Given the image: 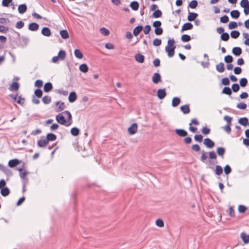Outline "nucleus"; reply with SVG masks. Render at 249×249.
Returning <instances> with one entry per match:
<instances>
[{"instance_id": "50", "label": "nucleus", "mask_w": 249, "mask_h": 249, "mask_svg": "<svg viewBox=\"0 0 249 249\" xmlns=\"http://www.w3.org/2000/svg\"><path fill=\"white\" fill-rule=\"evenodd\" d=\"M228 27L230 29L236 28L237 27V23L234 21H231L229 23Z\"/></svg>"}, {"instance_id": "34", "label": "nucleus", "mask_w": 249, "mask_h": 249, "mask_svg": "<svg viewBox=\"0 0 249 249\" xmlns=\"http://www.w3.org/2000/svg\"><path fill=\"white\" fill-rule=\"evenodd\" d=\"M231 16L233 18H238L240 16V12L237 10H233L231 12Z\"/></svg>"}, {"instance_id": "31", "label": "nucleus", "mask_w": 249, "mask_h": 249, "mask_svg": "<svg viewBox=\"0 0 249 249\" xmlns=\"http://www.w3.org/2000/svg\"><path fill=\"white\" fill-rule=\"evenodd\" d=\"M241 237L245 243L247 244L249 242V235H247L245 233L242 232L241 233Z\"/></svg>"}, {"instance_id": "58", "label": "nucleus", "mask_w": 249, "mask_h": 249, "mask_svg": "<svg viewBox=\"0 0 249 249\" xmlns=\"http://www.w3.org/2000/svg\"><path fill=\"white\" fill-rule=\"evenodd\" d=\"M231 172V169L229 165H226L224 167V172L225 174L229 175Z\"/></svg>"}, {"instance_id": "2", "label": "nucleus", "mask_w": 249, "mask_h": 249, "mask_svg": "<svg viewBox=\"0 0 249 249\" xmlns=\"http://www.w3.org/2000/svg\"><path fill=\"white\" fill-rule=\"evenodd\" d=\"M66 56V53L65 51L60 50L58 53L57 56H53L52 61L53 63H57L59 60H63Z\"/></svg>"}, {"instance_id": "48", "label": "nucleus", "mask_w": 249, "mask_h": 249, "mask_svg": "<svg viewBox=\"0 0 249 249\" xmlns=\"http://www.w3.org/2000/svg\"><path fill=\"white\" fill-rule=\"evenodd\" d=\"M224 61L227 63H231L233 61V58L231 55H228L225 57Z\"/></svg>"}, {"instance_id": "51", "label": "nucleus", "mask_w": 249, "mask_h": 249, "mask_svg": "<svg viewBox=\"0 0 249 249\" xmlns=\"http://www.w3.org/2000/svg\"><path fill=\"white\" fill-rule=\"evenodd\" d=\"M194 139L196 141L201 142L203 141V136L201 134L196 135L194 137Z\"/></svg>"}, {"instance_id": "62", "label": "nucleus", "mask_w": 249, "mask_h": 249, "mask_svg": "<svg viewBox=\"0 0 249 249\" xmlns=\"http://www.w3.org/2000/svg\"><path fill=\"white\" fill-rule=\"evenodd\" d=\"M151 26L149 25H147L144 27L143 30V33L145 35H147L149 34L150 31H151Z\"/></svg>"}, {"instance_id": "14", "label": "nucleus", "mask_w": 249, "mask_h": 249, "mask_svg": "<svg viewBox=\"0 0 249 249\" xmlns=\"http://www.w3.org/2000/svg\"><path fill=\"white\" fill-rule=\"evenodd\" d=\"M198 17V14L196 13L189 12V15L187 17V19L189 21H192L196 20V18Z\"/></svg>"}, {"instance_id": "47", "label": "nucleus", "mask_w": 249, "mask_h": 249, "mask_svg": "<svg viewBox=\"0 0 249 249\" xmlns=\"http://www.w3.org/2000/svg\"><path fill=\"white\" fill-rule=\"evenodd\" d=\"M248 83V80L246 78H242L240 80V85L242 87H245L246 86Z\"/></svg>"}, {"instance_id": "8", "label": "nucleus", "mask_w": 249, "mask_h": 249, "mask_svg": "<svg viewBox=\"0 0 249 249\" xmlns=\"http://www.w3.org/2000/svg\"><path fill=\"white\" fill-rule=\"evenodd\" d=\"M204 144H205L207 147L212 148L214 146V142L212 141L210 138H206L204 140Z\"/></svg>"}, {"instance_id": "63", "label": "nucleus", "mask_w": 249, "mask_h": 249, "mask_svg": "<svg viewBox=\"0 0 249 249\" xmlns=\"http://www.w3.org/2000/svg\"><path fill=\"white\" fill-rule=\"evenodd\" d=\"M24 23L22 21H19L17 22L16 27L18 29H21L23 27Z\"/></svg>"}, {"instance_id": "9", "label": "nucleus", "mask_w": 249, "mask_h": 249, "mask_svg": "<svg viewBox=\"0 0 249 249\" xmlns=\"http://www.w3.org/2000/svg\"><path fill=\"white\" fill-rule=\"evenodd\" d=\"M20 162L21 161L17 159L11 160L8 162V166L11 168H14L19 164Z\"/></svg>"}, {"instance_id": "4", "label": "nucleus", "mask_w": 249, "mask_h": 249, "mask_svg": "<svg viewBox=\"0 0 249 249\" xmlns=\"http://www.w3.org/2000/svg\"><path fill=\"white\" fill-rule=\"evenodd\" d=\"M138 125L136 123H133L128 128V133L130 135H134L137 132Z\"/></svg>"}, {"instance_id": "20", "label": "nucleus", "mask_w": 249, "mask_h": 249, "mask_svg": "<svg viewBox=\"0 0 249 249\" xmlns=\"http://www.w3.org/2000/svg\"><path fill=\"white\" fill-rule=\"evenodd\" d=\"M180 110L184 114H188L190 112L189 105H185L180 107Z\"/></svg>"}, {"instance_id": "30", "label": "nucleus", "mask_w": 249, "mask_h": 249, "mask_svg": "<svg viewBox=\"0 0 249 249\" xmlns=\"http://www.w3.org/2000/svg\"><path fill=\"white\" fill-rule=\"evenodd\" d=\"M0 189V194L3 196H7L10 194V190L7 187H4Z\"/></svg>"}, {"instance_id": "37", "label": "nucleus", "mask_w": 249, "mask_h": 249, "mask_svg": "<svg viewBox=\"0 0 249 249\" xmlns=\"http://www.w3.org/2000/svg\"><path fill=\"white\" fill-rule=\"evenodd\" d=\"M238 122L243 126H246L248 123V119L246 117H243L239 119Z\"/></svg>"}, {"instance_id": "53", "label": "nucleus", "mask_w": 249, "mask_h": 249, "mask_svg": "<svg viewBox=\"0 0 249 249\" xmlns=\"http://www.w3.org/2000/svg\"><path fill=\"white\" fill-rule=\"evenodd\" d=\"M240 87L238 84H233L231 86V89L234 92H237L239 90Z\"/></svg>"}, {"instance_id": "21", "label": "nucleus", "mask_w": 249, "mask_h": 249, "mask_svg": "<svg viewBox=\"0 0 249 249\" xmlns=\"http://www.w3.org/2000/svg\"><path fill=\"white\" fill-rule=\"evenodd\" d=\"M27 8L25 4H20L18 7V11L20 14H23L27 11Z\"/></svg>"}, {"instance_id": "59", "label": "nucleus", "mask_w": 249, "mask_h": 249, "mask_svg": "<svg viewBox=\"0 0 249 249\" xmlns=\"http://www.w3.org/2000/svg\"><path fill=\"white\" fill-rule=\"evenodd\" d=\"M35 95L38 98H40L42 95V91L40 89H36L35 91Z\"/></svg>"}, {"instance_id": "46", "label": "nucleus", "mask_w": 249, "mask_h": 249, "mask_svg": "<svg viewBox=\"0 0 249 249\" xmlns=\"http://www.w3.org/2000/svg\"><path fill=\"white\" fill-rule=\"evenodd\" d=\"M100 32L102 35L106 36H107L109 34V30L104 27L101 28L100 29Z\"/></svg>"}, {"instance_id": "6", "label": "nucleus", "mask_w": 249, "mask_h": 249, "mask_svg": "<svg viewBox=\"0 0 249 249\" xmlns=\"http://www.w3.org/2000/svg\"><path fill=\"white\" fill-rule=\"evenodd\" d=\"M152 81L155 84H158L161 81V76L160 73L155 72L152 77Z\"/></svg>"}, {"instance_id": "26", "label": "nucleus", "mask_w": 249, "mask_h": 249, "mask_svg": "<svg viewBox=\"0 0 249 249\" xmlns=\"http://www.w3.org/2000/svg\"><path fill=\"white\" fill-rule=\"evenodd\" d=\"M130 6L134 11L138 10L139 7V3L137 1H133L130 4Z\"/></svg>"}, {"instance_id": "11", "label": "nucleus", "mask_w": 249, "mask_h": 249, "mask_svg": "<svg viewBox=\"0 0 249 249\" xmlns=\"http://www.w3.org/2000/svg\"><path fill=\"white\" fill-rule=\"evenodd\" d=\"M63 113L67 115V124H65L66 126H68L72 123V116L70 111L68 110L65 111Z\"/></svg>"}, {"instance_id": "13", "label": "nucleus", "mask_w": 249, "mask_h": 249, "mask_svg": "<svg viewBox=\"0 0 249 249\" xmlns=\"http://www.w3.org/2000/svg\"><path fill=\"white\" fill-rule=\"evenodd\" d=\"M135 60L139 63H142L144 62V56L141 53H137L135 55Z\"/></svg>"}, {"instance_id": "61", "label": "nucleus", "mask_w": 249, "mask_h": 249, "mask_svg": "<svg viewBox=\"0 0 249 249\" xmlns=\"http://www.w3.org/2000/svg\"><path fill=\"white\" fill-rule=\"evenodd\" d=\"M224 120L227 122V124H231L232 117L226 115L224 117Z\"/></svg>"}, {"instance_id": "56", "label": "nucleus", "mask_w": 249, "mask_h": 249, "mask_svg": "<svg viewBox=\"0 0 249 249\" xmlns=\"http://www.w3.org/2000/svg\"><path fill=\"white\" fill-rule=\"evenodd\" d=\"M25 99L22 98L21 95L18 96L17 102L20 105H23L24 103Z\"/></svg>"}, {"instance_id": "43", "label": "nucleus", "mask_w": 249, "mask_h": 249, "mask_svg": "<svg viewBox=\"0 0 249 249\" xmlns=\"http://www.w3.org/2000/svg\"><path fill=\"white\" fill-rule=\"evenodd\" d=\"M222 93L230 95L231 94L232 92L231 89L229 87H226L223 89Z\"/></svg>"}, {"instance_id": "57", "label": "nucleus", "mask_w": 249, "mask_h": 249, "mask_svg": "<svg viewBox=\"0 0 249 249\" xmlns=\"http://www.w3.org/2000/svg\"><path fill=\"white\" fill-rule=\"evenodd\" d=\"M211 130L207 127H204L201 129L202 133L204 135L209 134L210 133Z\"/></svg>"}, {"instance_id": "54", "label": "nucleus", "mask_w": 249, "mask_h": 249, "mask_svg": "<svg viewBox=\"0 0 249 249\" xmlns=\"http://www.w3.org/2000/svg\"><path fill=\"white\" fill-rule=\"evenodd\" d=\"M163 33L162 29L160 27L159 28H156L155 29V33L156 35L159 36L161 35Z\"/></svg>"}, {"instance_id": "52", "label": "nucleus", "mask_w": 249, "mask_h": 249, "mask_svg": "<svg viewBox=\"0 0 249 249\" xmlns=\"http://www.w3.org/2000/svg\"><path fill=\"white\" fill-rule=\"evenodd\" d=\"M229 20V17L226 16L224 15L223 17H221L220 18V21L221 22L223 23H227Z\"/></svg>"}, {"instance_id": "35", "label": "nucleus", "mask_w": 249, "mask_h": 249, "mask_svg": "<svg viewBox=\"0 0 249 249\" xmlns=\"http://www.w3.org/2000/svg\"><path fill=\"white\" fill-rule=\"evenodd\" d=\"M216 152L219 156L223 157L225 153V148L223 147H218L216 149Z\"/></svg>"}, {"instance_id": "22", "label": "nucleus", "mask_w": 249, "mask_h": 249, "mask_svg": "<svg viewBox=\"0 0 249 249\" xmlns=\"http://www.w3.org/2000/svg\"><path fill=\"white\" fill-rule=\"evenodd\" d=\"M142 29H143V27L142 25H139V26H137L133 30V35L135 36H137L140 33V32L142 30Z\"/></svg>"}, {"instance_id": "42", "label": "nucleus", "mask_w": 249, "mask_h": 249, "mask_svg": "<svg viewBox=\"0 0 249 249\" xmlns=\"http://www.w3.org/2000/svg\"><path fill=\"white\" fill-rule=\"evenodd\" d=\"M71 133L73 136H77L79 134V130L76 127H73L71 130Z\"/></svg>"}, {"instance_id": "12", "label": "nucleus", "mask_w": 249, "mask_h": 249, "mask_svg": "<svg viewBox=\"0 0 249 249\" xmlns=\"http://www.w3.org/2000/svg\"><path fill=\"white\" fill-rule=\"evenodd\" d=\"M193 28V25L190 22H187L184 23L182 26L181 32H183L186 30H191Z\"/></svg>"}, {"instance_id": "32", "label": "nucleus", "mask_w": 249, "mask_h": 249, "mask_svg": "<svg viewBox=\"0 0 249 249\" xmlns=\"http://www.w3.org/2000/svg\"><path fill=\"white\" fill-rule=\"evenodd\" d=\"M180 103V100L178 97H174L172 99V106L173 107H177Z\"/></svg>"}, {"instance_id": "64", "label": "nucleus", "mask_w": 249, "mask_h": 249, "mask_svg": "<svg viewBox=\"0 0 249 249\" xmlns=\"http://www.w3.org/2000/svg\"><path fill=\"white\" fill-rule=\"evenodd\" d=\"M209 158L211 160H215L216 159V155L214 151H211L209 153Z\"/></svg>"}, {"instance_id": "27", "label": "nucleus", "mask_w": 249, "mask_h": 249, "mask_svg": "<svg viewBox=\"0 0 249 249\" xmlns=\"http://www.w3.org/2000/svg\"><path fill=\"white\" fill-rule=\"evenodd\" d=\"M46 139L48 142L49 141H54L56 139V136L53 133H48L46 136Z\"/></svg>"}, {"instance_id": "33", "label": "nucleus", "mask_w": 249, "mask_h": 249, "mask_svg": "<svg viewBox=\"0 0 249 249\" xmlns=\"http://www.w3.org/2000/svg\"><path fill=\"white\" fill-rule=\"evenodd\" d=\"M60 35L63 39H67L69 37L68 31L66 30H63L60 31Z\"/></svg>"}, {"instance_id": "15", "label": "nucleus", "mask_w": 249, "mask_h": 249, "mask_svg": "<svg viewBox=\"0 0 249 249\" xmlns=\"http://www.w3.org/2000/svg\"><path fill=\"white\" fill-rule=\"evenodd\" d=\"M48 143V142L46 139H41L38 141L37 145L40 147H45Z\"/></svg>"}, {"instance_id": "29", "label": "nucleus", "mask_w": 249, "mask_h": 249, "mask_svg": "<svg viewBox=\"0 0 249 249\" xmlns=\"http://www.w3.org/2000/svg\"><path fill=\"white\" fill-rule=\"evenodd\" d=\"M162 16V12L160 10H157L154 11L151 17L155 18H159L161 17Z\"/></svg>"}, {"instance_id": "19", "label": "nucleus", "mask_w": 249, "mask_h": 249, "mask_svg": "<svg viewBox=\"0 0 249 249\" xmlns=\"http://www.w3.org/2000/svg\"><path fill=\"white\" fill-rule=\"evenodd\" d=\"M39 25L37 23L33 22L29 25V29L32 31H36L38 29Z\"/></svg>"}, {"instance_id": "39", "label": "nucleus", "mask_w": 249, "mask_h": 249, "mask_svg": "<svg viewBox=\"0 0 249 249\" xmlns=\"http://www.w3.org/2000/svg\"><path fill=\"white\" fill-rule=\"evenodd\" d=\"M240 36V33L239 31L236 30L232 31L231 33V36L233 38H237Z\"/></svg>"}, {"instance_id": "25", "label": "nucleus", "mask_w": 249, "mask_h": 249, "mask_svg": "<svg viewBox=\"0 0 249 249\" xmlns=\"http://www.w3.org/2000/svg\"><path fill=\"white\" fill-rule=\"evenodd\" d=\"M53 89V85L51 83H46L44 86V90L46 92H48Z\"/></svg>"}, {"instance_id": "17", "label": "nucleus", "mask_w": 249, "mask_h": 249, "mask_svg": "<svg viewBox=\"0 0 249 249\" xmlns=\"http://www.w3.org/2000/svg\"><path fill=\"white\" fill-rule=\"evenodd\" d=\"M41 34L46 36H49L51 35L50 29L48 27H43L41 31Z\"/></svg>"}, {"instance_id": "1", "label": "nucleus", "mask_w": 249, "mask_h": 249, "mask_svg": "<svg viewBox=\"0 0 249 249\" xmlns=\"http://www.w3.org/2000/svg\"><path fill=\"white\" fill-rule=\"evenodd\" d=\"M175 40L174 39H169L167 42V45L165 47V50L167 53L168 55L172 57L175 54V49L176 46L174 45Z\"/></svg>"}, {"instance_id": "7", "label": "nucleus", "mask_w": 249, "mask_h": 249, "mask_svg": "<svg viewBox=\"0 0 249 249\" xmlns=\"http://www.w3.org/2000/svg\"><path fill=\"white\" fill-rule=\"evenodd\" d=\"M55 105L57 107L55 109L56 112H60L63 110L65 108L64 103L61 101H57L55 103Z\"/></svg>"}, {"instance_id": "41", "label": "nucleus", "mask_w": 249, "mask_h": 249, "mask_svg": "<svg viewBox=\"0 0 249 249\" xmlns=\"http://www.w3.org/2000/svg\"><path fill=\"white\" fill-rule=\"evenodd\" d=\"M221 39L224 41H227L229 39L230 36L228 33H224L221 35Z\"/></svg>"}, {"instance_id": "10", "label": "nucleus", "mask_w": 249, "mask_h": 249, "mask_svg": "<svg viewBox=\"0 0 249 249\" xmlns=\"http://www.w3.org/2000/svg\"><path fill=\"white\" fill-rule=\"evenodd\" d=\"M166 95L165 89H159L157 91V96L160 99H163Z\"/></svg>"}, {"instance_id": "5", "label": "nucleus", "mask_w": 249, "mask_h": 249, "mask_svg": "<svg viewBox=\"0 0 249 249\" xmlns=\"http://www.w3.org/2000/svg\"><path fill=\"white\" fill-rule=\"evenodd\" d=\"M55 119H56V120L57 121V122L59 124H63V125L66 124V120H65L64 116L62 115V114L61 113H60V114H58L57 115H56Z\"/></svg>"}, {"instance_id": "45", "label": "nucleus", "mask_w": 249, "mask_h": 249, "mask_svg": "<svg viewBox=\"0 0 249 249\" xmlns=\"http://www.w3.org/2000/svg\"><path fill=\"white\" fill-rule=\"evenodd\" d=\"M42 102L45 104H49L51 102V98L49 96H45L42 98Z\"/></svg>"}, {"instance_id": "55", "label": "nucleus", "mask_w": 249, "mask_h": 249, "mask_svg": "<svg viewBox=\"0 0 249 249\" xmlns=\"http://www.w3.org/2000/svg\"><path fill=\"white\" fill-rule=\"evenodd\" d=\"M161 44V40L158 38H155L153 41V44L155 46H159Z\"/></svg>"}, {"instance_id": "23", "label": "nucleus", "mask_w": 249, "mask_h": 249, "mask_svg": "<svg viewBox=\"0 0 249 249\" xmlns=\"http://www.w3.org/2000/svg\"><path fill=\"white\" fill-rule=\"evenodd\" d=\"M77 98V95L75 92L72 91L70 93L69 96V101L71 103L74 102Z\"/></svg>"}, {"instance_id": "16", "label": "nucleus", "mask_w": 249, "mask_h": 249, "mask_svg": "<svg viewBox=\"0 0 249 249\" xmlns=\"http://www.w3.org/2000/svg\"><path fill=\"white\" fill-rule=\"evenodd\" d=\"M175 132L177 135L180 137H185L187 135V132L184 129H177Z\"/></svg>"}, {"instance_id": "28", "label": "nucleus", "mask_w": 249, "mask_h": 249, "mask_svg": "<svg viewBox=\"0 0 249 249\" xmlns=\"http://www.w3.org/2000/svg\"><path fill=\"white\" fill-rule=\"evenodd\" d=\"M216 70L217 71L219 72H223L224 70V64L222 62H220L218 64L216 65Z\"/></svg>"}, {"instance_id": "44", "label": "nucleus", "mask_w": 249, "mask_h": 249, "mask_svg": "<svg viewBox=\"0 0 249 249\" xmlns=\"http://www.w3.org/2000/svg\"><path fill=\"white\" fill-rule=\"evenodd\" d=\"M191 37L189 35L184 34L181 36V39L184 42H188L191 40Z\"/></svg>"}, {"instance_id": "49", "label": "nucleus", "mask_w": 249, "mask_h": 249, "mask_svg": "<svg viewBox=\"0 0 249 249\" xmlns=\"http://www.w3.org/2000/svg\"><path fill=\"white\" fill-rule=\"evenodd\" d=\"M197 5V1L196 0H192L189 4V6L192 9L195 8Z\"/></svg>"}, {"instance_id": "40", "label": "nucleus", "mask_w": 249, "mask_h": 249, "mask_svg": "<svg viewBox=\"0 0 249 249\" xmlns=\"http://www.w3.org/2000/svg\"><path fill=\"white\" fill-rule=\"evenodd\" d=\"M223 173V169L220 165L215 166V174L217 175H220Z\"/></svg>"}, {"instance_id": "24", "label": "nucleus", "mask_w": 249, "mask_h": 249, "mask_svg": "<svg viewBox=\"0 0 249 249\" xmlns=\"http://www.w3.org/2000/svg\"><path fill=\"white\" fill-rule=\"evenodd\" d=\"M232 52L234 55L239 56L242 53V49L240 47H235L232 49Z\"/></svg>"}, {"instance_id": "3", "label": "nucleus", "mask_w": 249, "mask_h": 249, "mask_svg": "<svg viewBox=\"0 0 249 249\" xmlns=\"http://www.w3.org/2000/svg\"><path fill=\"white\" fill-rule=\"evenodd\" d=\"M241 6L244 8V12L246 15L249 14V1L248 0H242L240 2Z\"/></svg>"}, {"instance_id": "36", "label": "nucleus", "mask_w": 249, "mask_h": 249, "mask_svg": "<svg viewBox=\"0 0 249 249\" xmlns=\"http://www.w3.org/2000/svg\"><path fill=\"white\" fill-rule=\"evenodd\" d=\"M79 70L81 71L86 73L88 72L89 68L87 64H82L79 66Z\"/></svg>"}, {"instance_id": "38", "label": "nucleus", "mask_w": 249, "mask_h": 249, "mask_svg": "<svg viewBox=\"0 0 249 249\" xmlns=\"http://www.w3.org/2000/svg\"><path fill=\"white\" fill-rule=\"evenodd\" d=\"M74 53L75 57L78 59H81L83 57V53L78 49L75 50L74 52Z\"/></svg>"}, {"instance_id": "60", "label": "nucleus", "mask_w": 249, "mask_h": 249, "mask_svg": "<svg viewBox=\"0 0 249 249\" xmlns=\"http://www.w3.org/2000/svg\"><path fill=\"white\" fill-rule=\"evenodd\" d=\"M156 224L160 227H163L164 226V222L163 220L160 219H158L156 220Z\"/></svg>"}, {"instance_id": "18", "label": "nucleus", "mask_w": 249, "mask_h": 249, "mask_svg": "<svg viewBox=\"0 0 249 249\" xmlns=\"http://www.w3.org/2000/svg\"><path fill=\"white\" fill-rule=\"evenodd\" d=\"M19 86L18 82H14L10 85L9 89L11 91H17L19 89Z\"/></svg>"}]
</instances>
